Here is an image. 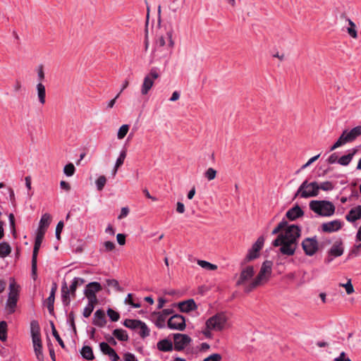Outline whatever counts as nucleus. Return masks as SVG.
Masks as SVG:
<instances>
[{
    "label": "nucleus",
    "instance_id": "obj_1",
    "mask_svg": "<svg viewBox=\"0 0 361 361\" xmlns=\"http://www.w3.org/2000/svg\"><path fill=\"white\" fill-rule=\"evenodd\" d=\"M309 206L312 211L321 216H331L336 209L334 204L329 200H312Z\"/></svg>",
    "mask_w": 361,
    "mask_h": 361
},
{
    "label": "nucleus",
    "instance_id": "obj_2",
    "mask_svg": "<svg viewBox=\"0 0 361 361\" xmlns=\"http://www.w3.org/2000/svg\"><path fill=\"white\" fill-rule=\"evenodd\" d=\"M319 185L316 181L308 183L307 180L303 181L295 194L294 197L300 196L302 198L317 197L319 194Z\"/></svg>",
    "mask_w": 361,
    "mask_h": 361
},
{
    "label": "nucleus",
    "instance_id": "obj_3",
    "mask_svg": "<svg viewBox=\"0 0 361 361\" xmlns=\"http://www.w3.org/2000/svg\"><path fill=\"white\" fill-rule=\"evenodd\" d=\"M264 240L265 238L263 235H261L257 238L256 242L252 245L251 248L248 250L247 254L240 263L241 266L257 259L260 256V250L264 246Z\"/></svg>",
    "mask_w": 361,
    "mask_h": 361
},
{
    "label": "nucleus",
    "instance_id": "obj_4",
    "mask_svg": "<svg viewBox=\"0 0 361 361\" xmlns=\"http://www.w3.org/2000/svg\"><path fill=\"white\" fill-rule=\"evenodd\" d=\"M228 318L226 313L221 312L209 317L205 323L208 329H213L214 331H222L227 322Z\"/></svg>",
    "mask_w": 361,
    "mask_h": 361
},
{
    "label": "nucleus",
    "instance_id": "obj_5",
    "mask_svg": "<svg viewBox=\"0 0 361 361\" xmlns=\"http://www.w3.org/2000/svg\"><path fill=\"white\" fill-rule=\"evenodd\" d=\"M9 293L8 298L6 301V307L8 309V312L13 314L15 312L16 307L18 300L19 286H18L14 279L9 284Z\"/></svg>",
    "mask_w": 361,
    "mask_h": 361
},
{
    "label": "nucleus",
    "instance_id": "obj_6",
    "mask_svg": "<svg viewBox=\"0 0 361 361\" xmlns=\"http://www.w3.org/2000/svg\"><path fill=\"white\" fill-rule=\"evenodd\" d=\"M283 233L285 240L290 241V243H298V239L301 235V228L298 225L288 224Z\"/></svg>",
    "mask_w": 361,
    "mask_h": 361
},
{
    "label": "nucleus",
    "instance_id": "obj_7",
    "mask_svg": "<svg viewBox=\"0 0 361 361\" xmlns=\"http://www.w3.org/2000/svg\"><path fill=\"white\" fill-rule=\"evenodd\" d=\"M302 248L307 256H313L319 250V243L317 236L305 238L302 243Z\"/></svg>",
    "mask_w": 361,
    "mask_h": 361
},
{
    "label": "nucleus",
    "instance_id": "obj_8",
    "mask_svg": "<svg viewBox=\"0 0 361 361\" xmlns=\"http://www.w3.org/2000/svg\"><path fill=\"white\" fill-rule=\"evenodd\" d=\"M167 326L170 329L184 331L186 327L185 317L179 314H173L169 319Z\"/></svg>",
    "mask_w": 361,
    "mask_h": 361
},
{
    "label": "nucleus",
    "instance_id": "obj_9",
    "mask_svg": "<svg viewBox=\"0 0 361 361\" xmlns=\"http://www.w3.org/2000/svg\"><path fill=\"white\" fill-rule=\"evenodd\" d=\"M102 290L100 283L93 281L87 283L84 289V295L87 300H94L98 302L96 293Z\"/></svg>",
    "mask_w": 361,
    "mask_h": 361
},
{
    "label": "nucleus",
    "instance_id": "obj_10",
    "mask_svg": "<svg viewBox=\"0 0 361 361\" xmlns=\"http://www.w3.org/2000/svg\"><path fill=\"white\" fill-rule=\"evenodd\" d=\"M173 337L174 349L177 351L183 350L192 341L191 338L187 334L177 333L173 334Z\"/></svg>",
    "mask_w": 361,
    "mask_h": 361
},
{
    "label": "nucleus",
    "instance_id": "obj_11",
    "mask_svg": "<svg viewBox=\"0 0 361 361\" xmlns=\"http://www.w3.org/2000/svg\"><path fill=\"white\" fill-rule=\"evenodd\" d=\"M30 333L33 347H41V345H42V343L41 339L40 327L37 320H32L30 322Z\"/></svg>",
    "mask_w": 361,
    "mask_h": 361
},
{
    "label": "nucleus",
    "instance_id": "obj_12",
    "mask_svg": "<svg viewBox=\"0 0 361 361\" xmlns=\"http://www.w3.org/2000/svg\"><path fill=\"white\" fill-rule=\"evenodd\" d=\"M361 135V126H357L352 128L350 131L344 130L341 135V137L346 143L352 142Z\"/></svg>",
    "mask_w": 361,
    "mask_h": 361
},
{
    "label": "nucleus",
    "instance_id": "obj_13",
    "mask_svg": "<svg viewBox=\"0 0 361 361\" xmlns=\"http://www.w3.org/2000/svg\"><path fill=\"white\" fill-rule=\"evenodd\" d=\"M254 267L252 266H247L241 271L239 279L236 281L235 286H240L244 284L246 281L252 279L254 276Z\"/></svg>",
    "mask_w": 361,
    "mask_h": 361
},
{
    "label": "nucleus",
    "instance_id": "obj_14",
    "mask_svg": "<svg viewBox=\"0 0 361 361\" xmlns=\"http://www.w3.org/2000/svg\"><path fill=\"white\" fill-rule=\"evenodd\" d=\"M343 225V223L336 219L322 224V230L324 233H332L339 231Z\"/></svg>",
    "mask_w": 361,
    "mask_h": 361
},
{
    "label": "nucleus",
    "instance_id": "obj_15",
    "mask_svg": "<svg viewBox=\"0 0 361 361\" xmlns=\"http://www.w3.org/2000/svg\"><path fill=\"white\" fill-rule=\"evenodd\" d=\"M272 265L273 262L271 261H264L262 264L259 272L255 278L262 282V281L266 277L267 275L269 276L271 274Z\"/></svg>",
    "mask_w": 361,
    "mask_h": 361
},
{
    "label": "nucleus",
    "instance_id": "obj_16",
    "mask_svg": "<svg viewBox=\"0 0 361 361\" xmlns=\"http://www.w3.org/2000/svg\"><path fill=\"white\" fill-rule=\"evenodd\" d=\"M303 215L304 211L298 204H295L287 211L286 217L290 221H295L297 219L302 217Z\"/></svg>",
    "mask_w": 361,
    "mask_h": 361
},
{
    "label": "nucleus",
    "instance_id": "obj_17",
    "mask_svg": "<svg viewBox=\"0 0 361 361\" xmlns=\"http://www.w3.org/2000/svg\"><path fill=\"white\" fill-rule=\"evenodd\" d=\"M344 252V247H343V240L340 238L337 240L332 247L329 250L328 254L335 257H338L341 256L343 254Z\"/></svg>",
    "mask_w": 361,
    "mask_h": 361
},
{
    "label": "nucleus",
    "instance_id": "obj_18",
    "mask_svg": "<svg viewBox=\"0 0 361 361\" xmlns=\"http://www.w3.org/2000/svg\"><path fill=\"white\" fill-rule=\"evenodd\" d=\"M179 310L182 312H190V311L195 310L197 308V306L194 299H188L184 301H181L177 304Z\"/></svg>",
    "mask_w": 361,
    "mask_h": 361
},
{
    "label": "nucleus",
    "instance_id": "obj_19",
    "mask_svg": "<svg viewBox=\"0 0 361 361\" xmlns=\"http://www.w3.org/2000/svg\"><path fill=\"white\" fill-rule=\"evenodd\" d=\"M298 243H290V241L285 240L282 246L279 248V251L282 255L287 256H293L296 250Z\"/></svg>",
    "mask_w": 361,
    "mask_h": 361
},
{
    "label": "nucleus",
    "instance_id": "obj_20",
    "mask_svg": "<svg viewBox=\"0 0 361 361\" xmlns=\"http://www.w3.org/2000/svg\"><path fill=\"white\" fill-rule=\"evenodd\" d=\"M51 220V215L48 213L44 214L39 221V226L36 231V233H42V234L45 235V233L50 225Z\"/></svg>",
    "mask_w": 361,
    "mask_h": 361
},
{
    "label": "nucleus",
    "instance_id": "obj_21",
    "mask_svg": "<svg viewBox=\"0 0 361 361\" xmlns=\"http://www.w3.org/2000/svg\"><path fill=\"white\" fill-rule=\"evenodd\" d=\"M92 324L99 327H103L106 324L105 312L103 310L99 309L94 314Z\"/></svg>",
    "mask_w": 361,
    "mask_h": 361
},
{
    "label": "nucleus",
    "instance_id": "obj_22",
    "mask_svg": "<svg viewBox=\"0 0 361 361\" xmlns=\"http://www.w3.org/2000/svg\"><path fill=\"white\" fill-rule=\"evenodd\" d=\"M361 219V205H357L352 208L345 215V219L350 223H353Z\"/></svg>",
    "mask_w": 361,
    "mask_h": 361
},
{
    "label": "nucleus",
    "instance_id": "obj_23",
    "mask_svg": "<svg viewBox=\"0 0 361 361\" xmlns=\"http://www.w3.org/2000/svg\"><path fill=\"white\" fill-rule=\"evenodd\" d=\"M44 238V235L42 234V233H36L35 239V244L32 251V259H37V255L39 253V250L40 249L42 243L43 241V239Z\"/></svg>",
    "mask_w": 361,
    "mask_h": 361
},
{
    "label": "nucleus",
    "instance_id": "obj_24",
    "mask_svg": "<svg viewBox=\"0 0 361 361\" xmlns=\"http://www.w3.org/2000/svg\"><path fill=\"white\" fill-rule=\"evenodd\" d=\"M85 279L80 277L73 278L72 283L69 288H68V291L71 295L73 298H75L76 296V290L78 286L82 285L85 283Z\"/></svg>",
    "mask_w": 361,
    "mask_h": 361
},
{
    "label": "nucleus",
    "instance_id": "obj_25",
    "mask_svg": "<svg viewBox=\"0 0 361 361\" xmlns=\"http://www.w3.org/2000/svg\"><path fill=\"white\" fill-rule=\"evenodd\" d=\"M157 348L161 352H171L173 349V343L169 338L159 341L157 344Z\"/></svg>",
    "mask_w": 361,
    "mask_h": 361
},
{
    "label": "nucleus",
    "instance_id": "obj_26",
    "mask_svg": "<svg viewBox=\"0 0 361 361\" xmlns=\"http://www.w3.org/2000/svg\"><path fill=\"white\" fill-rule=\"evenodd\" d=\"M357 152V149L356 148L352 149L347 154H345L338 159V164L344 166L349 165Z\"/></svg>",
    "mask_w": 361,
    "mask_h": 361
},
{
    "label": "nucleus",
    "instance_id": "obj_27",
    "mask_svg": "<svg viewBox=\"0 0 361 361\" xmlns=\"http://www.w3.org/2000/svg\"><path fill=\"white\" fill-rule=\"evenodd\" d=\"M71 295L68 291L67 283L65 281L62 283L61 286V301L64 306H68L71 302Z\"/></svg>",
    "mask_w": 361,
    "mask_h": 361
},
{
    "label": "nucleus",
    "instance_id": "obj_28",
    "mask_svg": "<svg viewBox=\"0 0 361 361\" xmlns=\"http://www.w3.org/2000/svg\"><path fill=\"white\" fill-rule=\"evenodd\" d=\"M37 97L39 102L42 104H44L46 102V90L45 86L42 84V82H38L36 86Z\"/></svg>",
    "mask_w": 361,
    "mask_h": 361
},
{
    "label": "nucleus",
    "instance_id": "obj_29",
    "mask_svg": "<svg viewBox=\"0 0 361 361\" xmlns=\"http://www.w3.org/2000/svg\"><path fill=\"white\" fill-rule=\"evenodd\" d=\"M80 353L85 360H93L94 359L92 348L89 345H84L80 350Z\"/></svg>",
    "mask_w": 361,
    "mask_h": 361
},
{
    "label": "nucleus",
    "instance_id": "obj_30",
    "mask_svg": "<svg viewBox=\"0 0 361 361\" xmlns=\"http://www.w3.org/2000/svg\"><path fill=\"white\" fill-rule=\"evenodd\" d=\"M154 81L149 76L147 75L144 78V81L142 85L141 92L142 94H147L149 90L153 86Z\"/></svg>",
    "mask_w": 361,
    "mask_h": 361
},
{
    "label": "nucleus",
    "instance_id": "obj_31",
    "mask_svg": "<svg viewBox=\"0 0 361 361\" xmlns=\"http://www.w3.org/2000/svg\"><path fill=\"white\" fill-rule=\"evenodd\" d=\"M112 334L118 341H127L129 339L128 335L126 331L122 329H116L113 331Z\"/></svg>",
    "mask_w": 361,
    "mask_h": 361
},
{
    "label": "nucleus",
    "instance_id": "obj_32",
    "mask_svg": "<svg viewBox=\"0 0 361 361\" xmlns=\"http://www.w3.org/2000/svg\"><path fill=\"white\" fill-rule=\"evenodd\" d=\"M11 252V247L6 242L0 243V257L4 258Z\"/></svg>",
    "mask_w": 361,
    "mask_h": 361
},
{
    "label": "nucleus",
    "instance_id": "obj_33",
    "mask_svg": "<svg viewBox=\"0 0 361 361\" xmlns=\"http://www.w3.org/2000/svg\"><path fill=\"white\" fill-rule=\"evenodd\" d=\"M141 324V320L139 319H126L123 322V325L128 329L132 330H135L138 328L139 324Z\"/></svg>",
    "mask_w": 361,
    "mask_h": 361
},
{
    "label": "nucleus",
    "instance_id": "obj_34",
    "mask_svg": "<svg viewBox=\"0 0 361 361\" xmlns=\"http://www.w3.org/2000/svg\"><path fill=\"white\" fill-rule=\"evenodd\" d=\"M97 303L98 302L97 301L88 300L87 306L83 310V317L85 318L89 317L91 315L92 312H93L95 305H97Z\"/></svg>",
    "mask_w": 361,
    "mask_h": 361
},
{
    "label": "nucleus",
    "instance_id": "obj_35",
    "mask_svg": "<svg viewBox=\"0 0 361 361\" xmlns=\"http://www.w3.org/2000/svg\"><path fill=\"white\" fill-rule=\"evenodd\" d=\"M50 326H51V332H52L53 336L56 338V340L59 343V345L63 349H66V345H65L63 340L60 337L58 331H56L55 325H54V322L52 321L50 322Z\"/></svg>",
    "mask_w": 361,
    "mask_h": 361
},
{
    "label": "nucleus",
    "instance_id": "obj_36",
    "mask_svg": "<svg viewBox=\"0 0 361 361\" xmlns=\"http://www.w3.org/2000/svg\"><path fill=\"white\" fill-rule=\"evenodd\" d=\"M7 326L6 322H0V340L3 342L7 339Z\"/></svg>",
    "mask_w": 361,
    "mask_h": 361
},
{
    "label": "nucleus",
    "instance_id": "obj_37",
    "mask_svg": "<svg viewBox=\"0 0 361 361\" xmlns=\"http://www.w3.org/2000/svg\"><path fill=\"white\" fill-rule=\"evenodd\" d=\"M57 283L56 282H53L51 285V288L50 290V293L49 297L44 301V302H50L54 303L55 301V294L57 290Z\"/></svg>",
    "mask_w": 361,
    "mask_h": 361
},
{
    "label": "nucleus",
    "instance_id": "obj_38",
    "mask_svg": "<svg viewBox=\"0 0 361 361\" xmlns=\"http://www.w3.org/2000/svg\"><path fill=\"white\" fill-rule=\"evenodd\" d=\"M138 328H140V329L139 334L141 338H145L149 336L150 329L148 328V326L145 322L141 321V324H139Z\"/></svg>",
    "mask_w": 361,
    "mask_h": 361
},
{
    "label": "nucleus",
    "instance_id": "obj_39",
    "mask_svg": "<svg viewBox=\"0 0 361 361\" xmlns=\"http://www.w3.org/2000/svg\"><path fill=\"white\" fill-rule=\"evenodd\" d=\"M197 264L201 267L207 269V270H216L217 269V266L216 264H212L207 261L198 259Z\"/></svg>",
    "mask_w": 361,
    "mask_h": 361
},
{
    "label": "nucleus",
    "instance_id": "obj_40",
    "mask_svg": "<svg viewBox=\"0 0 361 361\" xmlns=\"http://www.w3.org/2000/svg\"><path fill=\"white\" fill-rule=\"evenodd\" d=\"M262 282H260L259 280H257L256 278L251 282L250 284H248L247 286L245 287L244 291L246 293H250L252 292L254 289H255L257 287L260 286Z\"/></svg>",
    "mask_w": 361,
    "mask_h": 361
},
{
    "label": "nucleus",
    "instance_id": "obj_41",
    "mask_svg": "<svg viewBox=\"0 0 361 361\" xmlns=\"http://www.w3.org/2000/svg\"><path fill=\"white\" fill-rule=\"evenodd\" d=\"M129 130V126L127 124L122 125L118 131L117 137L119 140L124 138Z\"/></svg>",
    "mask_w": 361,
    "mask_h": 361
},
{
    "label": "nucleus",
    "instance_id": "obj_42",
    "mask_svg": "<svg viewBox=\"0 0 361 361\" xmlns=\"http://www.w3.org/2000/svg\"><path fill=\"white\" fill-rule=\"evenodd\" d=\"M348 24L350 25L349 27H348V33L353 38L357 37V33L355 30L356 25L355 24L350 20L348 19Z\"/></svg>",
    "mask_w": 361,
    "mask_h": 361
},
{
    "label": "nucleus",
    "instance_id": "obj_43",
    "mask_svg": "<svg viewBox=\"0 0 361 361\" xmlns=\"http://www.w3.org/2000/svg\"><path fill=\"white\" fill-rule=\"evenodd\" d=\"M288 221L284 219L277 225L276 228H274L271 232L272 235L278 234L282 229H284L288 226Z\"/></svg>",
    "mask_w": 361,
    "mask_h": 361
},
{
    "label": "nucleus",
    "instance_id": "obj_44",
    "mask_svg": "<svg viewBox=\"0 0 361 361\" xmlns=\"http://www.w3.org/2000/svg\"><path fill=\"white\" fill-rule=\"evenodd\" d=\"M106 313L112 322H117L120 319L119 313L110 307L108 308Z\"/></svg>",
    "mask_w": 361,
    "mask_h": 361
},
{
    "label": "nucleus",
    "instance_id": "obj_45",
    "mask_svg": "<svg viewBox=\"0 0 361 361\" xmlns=\"http://www.w3.org/2000/svg\"><path fill=\"white\" fill-rule=\"evenodd\" d=\"M75 171V168L72 163L67 164L63 168V173L67 176H72Z\"/></svg>",
    "mask_w": 361,
    "mask_h": 361
},
{
    "label": "nucleus",
    "instance_id": "obj_46",
    "mask_svg": "<svg viewBox=\"0 0 361 361\" xmlns=\"http://www.w3.org/2000/svg\"><path fill=\"white\" fill-rule=\"evenodd\" d=\"M217 171L213 168H209L204 173V177L208 180H214L216 176Z\"/></svg>",
    "mask_w": 361,
    "mask_h": 361
},
{
    "label": "nucleus",
    "instance_id": "obj_47",
    "mask_svg": "<svg viewBox=\"0 0 361 361\" xmlns=\"http://www.w3.org/2000/svg\"><path fill=\"white\" fill-rule=\"evenodd\" d=\"M99 348H100V350L102 352V353L104 355H108L110 352L112 351V350H114V348H112L106 342H101L99 343Z\"/></svg>",
    "mask_w": 361,
    "mask_h": 361
},
{
    "label": "nucleus",
    "instance_id": "obj_48",
    "mask_svg": "<svg viewBox=\"0 0 361 361\" xmlns=\"http://www.w3.org/2000/svg\"><path fill=\"white\" fill-rule=\"evenodd\" d=\"M37 260L32 259L31 260V276L34 281H35L37 278Z\"/></svg>",
    "mask_w": 361,
    "mask_h": 361
},
{
    "label": "nucleus",
    "instance_id": "obj_49",
    "mask_svg": "<svg viewBox=\"0 0 361 361\" xmlns=\"http://www.w3.org/2000/svg\"><path fill=\"white\" fill-rule=\"evenodd\" d=\"M106 183V178L104 176H100L96 180V185L98 190L101 191L103 190L105 184Z\"/></svg>",
    "mask_w": 361,
    "mask_h": 361
},
{
    "label": "nucleus",
    "instance_id": "obj_50",
    "mask_svg": "<svg viewBox=\"0 0 361 361\" xmlns=\"http://www.w3.org/2000/svg\"><path fill=\"white\" fill-rule=\"evenodd\" d=\"M319 190H322L324 191H330L334 190V185H333V183L328 180L321 183L320 184H319Z\"/></svg>",
    "mask_w": 361,
    "mask_h": 361
},
{
    "label": "nucleus",
    "instance_id": "obj_51",
    "mask_svg": "<svg viewBox=\"0 0 361 361\" xmlns=\"http://www.w3.org/2000/svg\"><path fill=\"white\" fill-rule=\"evenodd\" d=\"M339 286L345 288V291L348 295H350L354 293V288L351 283V279H348L346 283H340Z\"/></svg>",
    "mask_w": 361,
    "mask_h": 361
},
{
    "label": "nucleus",
    "instance_id": "obj_52",
    "mask_svg": "<svg viewBox=\"0 0 361 361\" xmlns=\"http://www.w3.org/2000/svg\"><path fill=\"white\" fill-rule=\"evenodd\" d=\"M106 283L108 286H112L118 291L123 290V288L119 286L118 281L116 279H106Z\"/></svg>",
    "mask_w": 361,
    "mask_h": 361
},
{
    "label": "nucleus",
    "instance_id": "obj_53",
    "mask_svg": "<svg viewBox=\"0 0 361 361\" xmlns=\"http://www.w3.org/2000/svg\"><path fill=\"white\" fill-rule=\"evenodd\" d=\"M284 241H285V239L283 238V233H281L278 235L276 238L272 241L271 245L274 247H279V246L281 247Z\"/></svg>",
    "mask_w": 361,
    "mask_h": 361
},
{
    "label": "nucleus",
    "instance_id": "obj_54",
    "mask_svg": "<svg viewBox=\"0 0 361 361\" xmlns=\"http://www.w3.org/2000/svg\"><path fill=\"white\" fill-rule=\"evenodd\" d=\"M173 30L172 27L166 32V38L168 39V47L172 49L174 47V41L173 40Z\"/></svg>",
    "mask_w": 361,
    "mask_h": 361
},
{
    "label": "nucleus",
    "instance_id": "obj_55",
    "mask_svg": "<svg viewBox=\"0 0 361 361\" xmlns=\"http://www.w3.org/2000/svg\"><path fill=\"white\" fill-rule=\"evenodd\" d=\"M126 157V150H122L117 158L116 161V167H120L123 164L124 160Z\"/></svg>",
    "mask_w": 361,
    "mask_h": 361
},
{
    "label": "nucleus",
    "instance_id": "obj_56",
    "mask_svg": "<svg viewBox=\"0 0 361 361\" xmlns=\"http://www.w3.org/2000/svg\"><path fill=\"white\" fill-rule=\"evenodd\" d=\"M345 145V142L340 135V137L338 138V140L334 142V144L330 147L329 152L334 151L336 149Z\"/></svg>",
    "mask_w": 361,
    "mask_h": 361
},
{
    "label": "nucleus",
    "instance_id": "obj_57",
    "mask_svg": "<svg viewBox=\"0 0 361 361\" xmlns=\"http://www.w3.org/2000/svg\"><path fill=\"white\" fill-rule=\"evenodd\" d=\"M8 220H9L10 226H11V228L12 231V233H13L14 238H16V225H15V216H14L13 214L11 213L8 215Z\"/></svg>",
    "mask_w": 361,
    "mask_h": 361
},
{
    "label": "nucleus",
    "instance_id": "obj_58",
    "mask_svg": "<svg viewBox=\"0 0 361 361\" xmlns=\"http://www.w3.org/2000/svg\"><path fill=\"white\" fill-rule=\"evenodd\" d=\"M36 357L38 361H44V357L42 352V345L39 348L33 347Z\"/></svg>",
    "mask_w": 361,
    "mask_h": 361
},
{
    "label": "nucleus",
    "instance_id": "obj_59",
    "mask_svg": "<svg viewBox=\"0 0 361 361\" xmlns=\"http://www.w3.org/2000/svg\"><path fill=\"white\" fill-rule=\"evenodd\" d=\"M159 314V316L155 322V325L159 329H163L165 327V320H166L165 317H163V314Z\"/></svg>",
    "mask_w": 361,
    "mask_h": 361
},
{
    "label": "nucleus",
    "instance_id": "obj_60",
    "mask_svg": "<svg viewBox=\"0 0 361 361\" xmlns=\"http://www.w3.org/2000/svg\"><path fill=\"white\" fill-rule=\"evenodd\" d=\"M64 224L62 221H60L58 222L56 227V231H55V235L57 240L61 239V233L63 228Z\"/></svg>",
    "mask_w": 361,
    "mask_h": 361
},
{
    "label": "nucleus",
    "instance_id": "obj_61",
    "mask_svg": "<svg viewBox=\"0 0 361 361\" xmlns=\"http://www.w3.org/2000/svg\"><path fill=\"white\" fill-rule=\"evenodd\" d=\"M222 359L219 353H213L204 358L202 361H221Z\"/></svg>",
    "mask_w": 361,
    "mask_h": 361
},
{
    "label": "nucleus",
    "instance_id": "obj_62",
    "mask_svg": "<svg viewBox=\"0 0 361 361\" xmlns=\"http://www.w3.org/2000/svg\"><path fill=\"white\" fill-rule=\"evenodd\" d=\"M37 77L39 82H42L44 79V66L42 64H40L37 67Z\"/></svg>",
    "mask_w": 361,
    "mask_h": 361
},
{
    "label": "nucleus",
    "instance_id": "obj_63",
    "mask_svg": "<svg viewBox=\"0 0 361 361\" xmlns=\"http://www.w3.org/2000/svg\"><path fill=\"white\" fill-rule=\"evenodd\" d=\"M334 361H352L345 352H341L338 357L334 358Z\"/></svg>",
    "mask_w": 361,
    "mask_h": 361
},
{
    "label": "nucleus",
    "instance_id": "obj_64",
    "mask_svg": "<svg viewBox=\"0 0 361 361\" xmlns=\"http://www.w3.org/2000/svg\"><path fill=\"white\" fill-rule=\"evenodd\" d=\"M124 361H138L134 354L131 353H126L123 355Z\"/></svg>",
    "mask_w": 361,
    "mask_h": 361
}]
</instances>
